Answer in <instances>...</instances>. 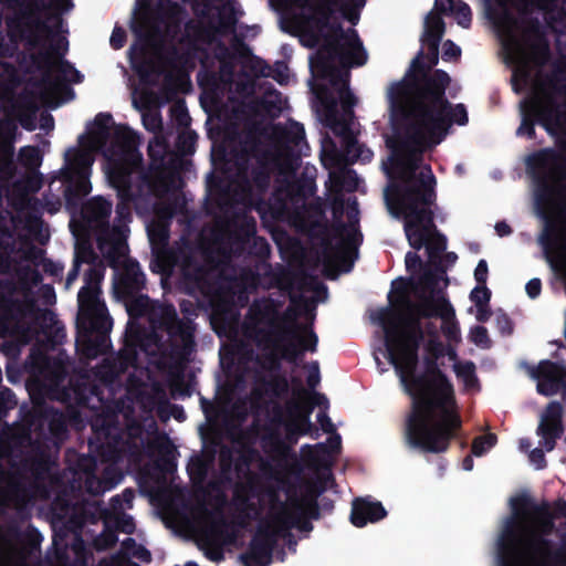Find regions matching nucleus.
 Returning a JSON list of instances; mask_svg holds the SVG:
<instances>
[{
    "label": "nucleus",
    "mask_w": 566,
    "mask_h": 566,
    "mask_svg": "<svg viewBox=\"0 0 566 566\" xmlns=\"http://www.w3.org/2000/svg\"><path fill=\"white\" fill-rule=\"evenodd\" d=\"M470 305L468 313L479 322H486L491 317V291L486 285H475L469 294Z\"/></svg>",
    "instance_id": "nucleus-14"
},
{
    "label": "nucleus",
    "mask_w": 566,
    "mask_h": 566,
    "mask_svg": "<svg viewBox=\"0 0 566 566\" xmlns=\"http://www.w3.org/2000/svg\"><path fill=\"white\" fill-rule=\"evenodd\" d=\"M562 407L556 402L548 405L546 410L541 417L539 424L537 428V434L539 436V446L545 451L554 449L556 439L560 436L562 428Z\"/></svg>",
    "instance_id": "nucleus-11"
},
{
    "label": "nucleus",
    "mask_w": 566,
    "mask_h": 566,
    "mask_svg": "<svg viewBox=\"0 0 566 566\" xmlns=\"http://www.w3.org/2000/svg\"><path fill=\"white\" fill-rule=\"evenodd\" d=\"M298 409L300 419L297 420V422L294 423V430H296L300 433H304L307 431L308 428V417L311 411L304 401H301V406L298 407Z\"/></svg>",
    "instance_id": "nucleus-25"
},
{
    "label": "nucleus",
    "mask_w": 566,
    "mask_h": 566,
    "mask_svg": "<svg viewBox=\"0 0 566 566\" xmlns=\"http://www.w3.org/2000/svg\"><path fill=\"white\" fill-rule=\"evenodd\" d=\"M91 216L95 219L107 216L111 212L112 206L108 201L96 198L90 203Z\"/></svg>",
    "instance_id": "nucleus-22"
},
{
    "label": "nucleus",
    "mask_w": 566,
    "mask_h": 566,
    "mask_svg": "<svg viewBox=\"0 0 566 566\" xmlns=\"http://www.w3.org/2000/svg\"><path fill=\"white\" fill-rule=\"evenodd\" d=\"M285 515L269 523L253 539L250 552L244 557L245 566H268L271 560L272 537L287 525Z\"/></svg>",
    "instance_id": "nucleus-10"
},
{
    "label": "nucleus",
    "mask_w": 566,
    "mask_h": 566,
    "mask_svg": "<svg viewBox=\"0 0 566 566\" xmlns=\"http://www.w3.org/2000/svg\"><path fill=\"white\" fill-rule=\"evenodd\" d=\"M157 126V119L155 117H151V129H155V127Z\"/></svg>",
    "instance_id": "nucleus-44"
},
{
    "label": "nucleus",
    "mask_w": 566,
    "mask_h": 566,
    "mask_svg": "<svg viewBox=\"0 0 566 566\" xmlns=\"http://www.w3.org/2000/svg\"><path fill=\"white\" fill-rule=\"evenodd\" d=\"M296 27L306 45L319 44V38H324L326 48L310 60L313 75L311 85L319 102L318 112L335 133L343 135L345 144V151L339 153L334 143L325 138L322 143L323 165L334 175V170L340 169L345 161L370 160L371 150L346 135L349 129L350 107L355 99L347 88V71L335 70L332 65L338 62L343 66H354L366 62L367 54L356 32L353 29L343 31L332 25L331 18L322 9L313 11L308 18L303 13L296 21Z\"/></svg>",
    "instance_id": "nucleus-2"
},
{
    "label": "nucleus",
    "mask_w": 566,
    "mask_h": 566,
    "mask_svg": "<svg viewBox=\"0 0 566 566\" xmlns=\"http://www.w3.org/2000/svg\"><path fill=\"white\" fill-rule=\"evenodd\" d=\"M470 338L476 346L482 348L488 347L490 344L488 331L482 326L472 328L470 332Z\"/></svg>",
    "instance_id": "nucleus-24"
},
{
    "label": "nucleus",
    "mask_w": 566,
    "mask_h": 566,
    "mask_svg": "<svg viewBox=\"0 0 566 566\" xmlns=\"http://www.w3.org/2000/svg\"><path fill=\"white\" fill-rule=\"evenodd\" d=\"M312 369L313 370L310 376L308 382H310V386L313 387L318 382V368H317V366H313Z\"/></svg>",
    "instance_id": "nucleus-35"
},
{
    "label": "nucleus",
    "mask_w": 566,
    "mask_h": 566,
    "mask_svg": "<svg viewBox=\"0 0 566 566\" xmlns=\"http://www.w3.org/2000/svg\"><path fill=\"white\" fill-rule=\"evenodd\" d=\"M530 459L535 464V467L537 469H541L543 467L544 457H543V451L542 450H539V449L533 450L531 452V454H530Z\"/></svg>",
    "instance_id": "nucleus-31"
},
{
    "label": "nucleus",
    "mask_w": 566,
    "mask_h": 566,
    "mask_svg": "<svg viewBox=\"0 0 566 566\" xmlns=\"http://www.w3.org/2000/svg\"><path fill=\"white\" fill-rule=\"evenodd\" d=\"M390 132L386 145L390 156L382 164L389 178L402 179L401 190L394 185L385 190L387 208L391 216L402 219L409 244L424 247L433 270H423L416 253L406 255L410 282H392L389 294L390 308L379 310L373 316L385 333L386 350L400 385L413 403L407 428L410 446L439 452L447 449L452 428L460 421L453 412L451 385L431 366V352H423L422 336L434 339L439 353L452 349L442 347L433 333L429 317L439 315L443 332L450 340L460 338L454 310L443 297L448 285L444 270L439 264V253L446 249L444 239L436 232L431 205L436 185L431 170L418 166V151L439 144L452 124L465 125V107H388Z\"/></svg>",
    "instance_id": "nucleus-1"
},
{
    "label": "nucleus",
    "mask_w": 566,
    "mask_h": 566,
    "mask_svg": "<svg viewBox=\"0 0 566 566\" xmlns=\"http://www.w3.org/2000/svg\"><path fill=\"white\" fill-rule=\"evenodd\" d=\"M489 275V268L484 260H480L475 270H474V279L476 281V285H486V280Z\"/></svg>",
    "instance_id": "nucleus-27"
},
{
    "label": "nucleus",
    "mask_w": 566,
    "mask_h": 566,
    "mask_svg": "<svg viewBox=\"0 0 566 566\" xmlns=\"http://www.w3.org/2000/svg\"><path fill=\"white\" fill-rule=\"evenodd\" d=\"M185 531L193 534L200 545L207 551V555L211 559H219L221 557L220 547L223 544V539L214 534V532H211V534H205L197 531L196 526L193 525H186Z\"/></svg>",
    "instance_id": "nucleus-16"
},
{
    "label": "nucleus",
    "mask_w": 566,
    "mask_h": 566,
    "mask_svg": "<svg viewBox=\"0 0 566 566\" xmlns=\"http://www.w3.org/2000/svg\"><path fill=\"white\" fill-rule=\"evenodd\" d=\"M292 339L300 350H314L317 342L315 335L308 327L296 331Z\"/></svg>",
    "instance_id": "nucleus-18"
},
{
    "label": "nucleus",
    "mask_w": 566,
    "mask_h": 566,
    "mask_svg": "<svg viewBox=\"0 0 566 566\" xmlns=\"http://www.w3.org/2000/svg\"><path fill=\"white\" fill-rule=\"evenodd\" d=\"M105 157H108V154H105ZM108 159H111V160H113V161H116V160H115V159H113V158H107V160H108Z\"/></svg>",
    "instance_id": "nucleus-48"
},
{
    "label": "nucleus",
    "mask_w": 566,
    "mask_h": 566,
    "mask_svg": "<svg viewBox=\"0 0 566 566\" xmlns=\"http://www.w3.org/2000/svg\"><path fill=\"white\" fill-rule=\"evenodd\" d=\"M80 253L77 252L76 254V264L78 263V260H80ZM77 276V266L75 268V270L69 274V277H67V285H70Z\"/></svg>",
    "instance_id": "nucleus-37"
},
{
    "label": "nucleus",
    "mask_w": 566,
    "mask_h": 566,
    "mask_svg": "<svg viewBox=\"0 0 566 566\" xmlns=\"http://www.w3.org/2000/svg\"><path fill=\"white\" fill-rule=\"evenodd\" d=\"M495 231L500 237H503L510 233V227L506 223L501 222L495 226Z\"/></svg>",
    "instance_id": "nucleus-34"
},
{
    "label": "nucleus",
    "mask_w": 566,
    "mask_h": 566,
    "mask_svg": "<svg viewBox=\"0 0 566 566\" xmlns=\"http://www.w3.org/2000/svg\"><path fill=\"white\" fill-rule=\"evenodd\" d=\"M145 55V45L137 43L134 44L129 51V59L132 66L137 71H142L143 60Z\"/></svg>",
    "instance_id": "nucleus-23"
},
{
    "label": "nucleus",
    "mask_w": 566,
    "mask_h": 566,
    "mask_svg": "<svg viewBox=\"0 0 566 566\" xmlns=\"http://www.w3.org/2000/svg\"><path fill=\"white\" fill-rule=\"evenodd\" d=\"M102 277L101 269L92 270L85 277V286L78 292V321L84 326L88 324L91 328L105 333L109 331L112 322L105 305L98 298V283Z\"/></svg>",
    "instance_id": "nucleus-7"
},
{
    "label": "nucleus",
    "mask_w": 566,
    "mask_h": 566,
    "mask_svg": "<svg viewBox=\"0 0 566 566\" xmlns=\"http://www.w3.org/2000/svg\"><path fill=\"white\" fill-rule=\"evenodd\" d=\"M387 515L379 502L356 500L353 503L350 521L356 527H364L368 523H376Z\"/></svg>",
    "instance_id": "nucleus-13"
},
{
    "label": "nucleus",
    "mask_w": 566,
    "mask_h": 566,
    "mask_svg": "<svg viewBox=\"0 0 566 566\" xmlns=\"http://www.w3.org/2000/svg\"><path fill=\"white\" fill-rule=\"evenodd\" d=\"M556 514L566 516V503L563 502L557 504Z\"/></svg>",
    "instance_id": "nucleus-40"
},
{
    "label": "nucleus",
    "mask_w": 566,
    "mask_h": 566,
    "mask_svg": "<svg viewBox=\"0 0 566 566\" xmlns=\"http://www.w3.org/2000/svg\"><path fill=\"white\" fill-rule=\"evenodd\" d=\"M423 352H431L433 361L431 366L436 369V373L443 375L440 371V367L450 366L454 369L458 378L463 382L467 390H475L478 388V380L474 374V366L471 363L458 364L455 361V354L453 349L437 352L434 346V339L429 335L428 338L422 336Z\"/></svg>",
    "instance_id": "nucleus-9"
},
{
    "label": "nucleus",
    "mask_w": 566,
    "mask_h": 566,
    "mask_svg": "<svg viewBox=\"0 0 566 566\" xmlns=\"http://www.w3.org/2000/svg\"><path fill=\"white\" fill-rule=\"evenodd\" d=\"M495 442L496 438L494 434L476 438L472 446V453L476 457H482L495 446Z\"/></svg>",
    "instance_id": "nucleus-21"
},
{
    "label": "nucleus",
    "mask_w": 566,
    "mask_h": 566,
    "mask_svg": "<svg viewBox=\"0 0 566 566\" xmlns=\"http://www.w3.org/2000/svg\"><path fill=\"white\" fill-rule=\"evenodd\" d=\"M113 135L116 137V140L120 143V160L123 159L126 161L127 159H134L135 154L133 151V142L129 132L116 128L114 129ZM104 169L109 184L117 189L118 196L122 200H126L128 174L130 169L128 164H119L108 159Z\"/></svg>",
    "instance_id": "nucleus-8"
},
{
    "label": "nucleus",
    "mask_w": 566,
    "mask_h": 566,
    "mask_svg": "<svg viewBox=\"0 0 566 566\" xmlns=\"http://www.w3.org/2000/svg\"><path fill=\"white\" fill-rule=\"evenodd\" d=\"M434 8L441 12L449 11L457 22L463 28L469 27L471 22L470 8L462 1L454 2L453 0H436Z\"/></svg>",
    "instance_id": "nucleus-17"
},
{
    "label": "nucleus",
    "mask_w": 566,
    "mask_h": 566,
    "mask_svg": "<svg viewBox=\"0 0 566 566\" xmlns=\"http://www.w3.org/2000/svg\"><path fill=\"white\" fill-rule=\"evenodd\" d=\"M462 465L465 471H470L473 468V460L470 457H468L463 460Z\"/></svg>",
    "instance_id": "nucleus-39"
},
{
    "label": "nucleus",
    "mask_w": 566,
    "mask_h": 566,
    "mask_svg": "<svg viewBox=\"0 0 566 566\" xmlns=\"http://www.w3.org/2000/svg\"><path fill=\"white\" fill-rule=\"evenodd\" d=\"M443 33V22L437 12H430L424 22L423 43L433 53V61L436 63L437 43Z\"/></svg>",
    "instance_id": "nucleus-15"
},
{
    "label": "nucleus",
    "mask_w": 566,
    "mask_h": 566,
    "mask_svg": "<svg viewBox=\"0 0 566 566\" xmlns=\"http://www.w3.org/2000/svg\"><path fill=\"white\" fill-rule=\"evenodd\" d=\"M496 322L499 324V327L501 329V332H510L511 329V324H510V319L506 315L504 314H497L496 316Z\"/></svg>",
    "instance_id": "nucleus-32"
},
{
    "label": "nucleus",
    "mask_w": 566,
    "mask_h": 566,
    "mask_svg": "<svg viewBox=\"0 0 566 566\" xmlns=\"http://www.w3.org/2000/svg\"><path fill=\"white\" fill-rule=\"evenodd\" d=\"M64 80H67V81L73 80L72 74H69V73H67V74H65V75H64Z\"/></svg>",
    "instance_id": "nucleus-45"
},
{
    "label": "nucleus",
    "mask_w": 566,
    "mask_h": 566,
    "mask_svg": "<svg viewBox=\"0 0 566 566\" xmlns=\"http://www.w3.org/2000/svg\"><path fill=\"white\" fill-rule=\"evenodd\" d=\"M551 158H552V154H551L549 151H544V153L538 154V155L536 156V159H537L539 163H542V164H546V163H548V161L551 160Z\"/></svg>",
    "instance_id": "nucleus-36"
},
{
    "label": "nucleus",
    "mask_w": 566,
    "mask_h": 566,
    "mask_svg": "<svg viewBox=\"0 0 566 566\" xmlns=\"http://www.w3.org/2000/svg\"><path fill=\"white\" fill-rule=\"evenodd\" d=\"M527 371L536 380L539 394L551 396L557 392L562 376L556 365L549 361H542L536 367H530Z\"/></svg>",
    "instance_id": "nucleus-12"
},
{
    "label": "nucleus",
    "mask_w": 566,
    "mask_h": 566,
    "mask_svg": "<svg viewBox=\"0 0 566 566\" xmlns=\"http://www.w3.org/2000/svg\"><path fill=\"white\" fill-rule=\"evenodd\" d=\"M291 6H297L295 0H291Z\"/></svg>",
    "instance_id": "nucleus-47"
},
{
    "label": "nucleus",
    "mask_w": 566,
    "mask_h": 566,
    "mask_svg": "<svg viewBox=\"0 0 566 566\" xmlns=\"http://www.w3.org/2000/svg\"><path fill=\"white\" fill-rule=\"evenodd\" d=\"M358 242V234H357V231L354 227H352L349 230H348V233H347V239L346 241L344 242V251L345 252H350L354 247L356 245V243Z\"/></svg>",
    "instance_id": "nucleus-28"
},
{
    "label": "nucleus",
    "mask_w": 566,
    "mask_h": 566,
    "mask_svg": "<svg viewBox=\"0 0 566 566\" xmlns=\"http://www.w3.org/2000/svg\"><path fill=\"white\" fill-rule=\"evenodd\" d=\"M461 54V49L451 41H447L442 45V59L446 61L457 60Z\"/></svg>",
    "instance_id": "nucleus-26"
},
{
    "label": "nucleus",
    "mask_w": 566,
    "mask_h": 566,
    "mask_svg": "<svg viewBox=\"0 0 566 566\" xmlns=\"http://www.w3.org/2000/svg\"><path fill=\"white\" fill-rule=\"evenodd\" d=\"M522 124L517 129L518 135L531 136L533 120L538 119L546 130L554 136H566V106L563 109L555 107L551 95L543 90H536L534 96L522 104Z\"/></svg>",
    "instance_id": "nucleus-6"
},
{
    "label": "nucleus",
    "mask_w": 566,
    "mask_h": 566,
    "mask_svg": "<svg viewBox=\"0 0 566 566\" xmlns=\"http://www.w3.org/2000/svg\"><path fill=\"white\" fill-rule=\"evenodd\" d=\"M71 228H72V231H73L74 235H77V232H76L75 227H74L73 223H71Z\"/></svg>",
    "instance_id": "nucleus-46"
},
{
    "label": "nucleus",
    "mask_w": 566,
    "mask_h": 566,
    "mask_svg": "<svg viewBox=\"0 0 566 566\" xmlns=\"http://www.w3.org/2000/svg\"><path fill=\"white\" fill-rule=\"evenodd\" d=\"M125 40V32L122 29H114L111 35V44L113 48L118 49L122 48Z\"/></svg>",
    "instance_id": "nucleus-30"
},
{
    "label": "nucleus",
    "mask_w": 566,
    "mask_h": 566,
    "mask_svg": "<svg viewBox=\"0 0 566 566\" xmlns=\"http://www.w3.org/2000/svg\"><path fill=\"white\" fill-rule=\"evenodd\" d=\"M510 505L512 520L497 541L500 566H549L547 547L541 539L548 521L531 515L525 495L512 497Z\"/></svg>",
    "instance_id": "nucleus-3"
},
{
    "label": "nucleus",
    "mask_w": 566,
    "mask_h": 566,
    "mask_svg": "<svg viewBox=\"0 0 566 566\" xmlns=\"http://www.w3.org/2000/svg\"><path fill=\"white\" fill-rule=\"evenodd\" d=\"M499 31L506 60L515 64L512 77L513 88L520 92L528 85V64L537 63L545 53V45L541 41L536 46L531 45L528 43L531 36L522 34L516 23L503 22L499 25Z\"/></svg>",
    "instance_id": "nucleus-4"
},
{
    "label": "nucleus",
    "mask_w": 566,
    "mask_h": 566,
    "mask_svg": "<svg viewBox=\"0 0 566 566\" xmlns=\"http://www.w3.org/2000/svg\"><path fill=\"white\" fill-rule=\"evenodd\" d=\"M115 566H137V565L123 559V560L117 562Z\"/></svg>",
    "instance_id": "nucleus-41"
},
{
    "label": "nucleus",
    "mask_w": 566,
    "mask_h": 566,
    "mask_svg": "<svg viewBox=\"0 0 566 566\" xmlns=\"http://www.w3.org/2000/svg\"><path fill=\"white\" fill-rule=\"evenodd\" d=\"M112 129V118L109 115L99 114L95 117L93 124L87 128L85 136L81 137L78 154L67 153V159L71 160L72 179L77 181L78 192L87 195L91 190L87 176L88 169L93 163L91 153L98 149L109 136Z\"/></svg>",
    "instance_id": "nucleus-5"
},
{
    "label": "nucleus",
    "mask_w": 566,
    "mask_h": 566,
    "mask_svg": "<svg viewBox=\"0 0 566 566\" xmlns=\"http://www.w3.org/2000/svg\"><path fill=\"white\" fill-rule=\"evenodd\" d=\"M23 154H29L30 156H36V150L34 148H25V149H23Z\"/></svg>",
    "instance_id": "nucleus-42"
},
{
    "label": "nucleus",
    "mask_w": 566,
    "mask_h": 566,
    "mask_svg": "<svg viewBox=\"0 0 566 566\" xmlns=\"http://www.w3.org/2000/svg\"><path fill=\"white\" fill-rule=\"evenodd\" d=\"M70 0H54V6L60 10H66L69 8Z\"/></svg>",
    "instance_id": "nucleus-38"
},
{
    "label": "nucleus",
    "mask_w": 566,
    "mask_h": 566,
    "mask_svg": "<svg viewBox=\"0 0 566 566\" xmlns=\"http://www.w3.org/2000/svg\"><path fill=\"white\" fill-rule=\"evenodd\" d=\"M99 247H101V250L107 254L108 256H112V249L115 250V252L119 255V256H124L125 254V250H126V247H125V243H124V233L123 232H118L116 233V238L114 240V243H109L107 242V240L105 238H101L99 239Z\"/></svg>",
    "instance_id": "nucleus-20"
},
{
    "label": "nucleus",
    "mask_w": 566,
    "mask_h": 566,
    "mask_svg": "<svg viewBox=\"0 0 566 566\" xmlns=\"http://www.w3.org/2000/svg\"><path fill=\"white\" fill-rule=\"evenodd\" d=\"M186 566H197L196 564L189 563Z\"/></svg>",
    "instance_id": "nucleus-49"
},
{
    "label": "nucleus",
    "mask_w": 566,
    "mask_h": 566,
    "mask_svg": "<svg viewBox=\"0 0 566 566\" xmlns=\"http://www.w3.org/2000/svg\"><path fill=\"white\" fill-rule=\"evenodd\" d=\"M525 290L531 298L537 297L541 293V281L537 279L528 281L525 286Z\"/></svg>",
    "instance_id": "nucleus-29"
},
{
    "label": "nucleus",
    "mask_w": 566,
    "mask_h": 566,
    "mask_svg": "<svg viewBox=\"0 0 566 566\" xmlns=\"http://www.w3.org/2000/svg\"><path fill=\"white\" fill-rule=\"evenodd\" d=\"M132 555L140 560H144V562H148L149 558H150V555L149 553L143 548V547H137L133 553Z\"/></svg>",
    "instance_id": "nucleus-33"
},
{
    "label": "nucleus",
    "mask_w": 566,
    "mask_h": 566,
    "mask_svg": "<svg viewBox=\"0 0 566 566\" xmlns=\"http://www.w3.org/2000/svg\"><path fill=\"white\" fill-rule=\"evenodd\" d=\"M364 4L365 0H344L340 6L343 17L349 22L356 23L359 17V11Z\"/></svg>",
    "instance_id": "nucleus-19"
},
{
    "label": "nucleus",
    "mask_w": 566,
    "mask_h": 566,
    "mask_svg": "<svg viewBox=\"0 0 566 566\" xmlns=\"http://www.w3.org/2000/svg\"><path fill=\"white\" fill-rule=\"evenodd\" d=\"M531 447V443L530 442H525V441H522L521 442V448L522 449H528Z\"/></svg>",
    "instance_id": "nucleus-43"
}]
</instances>
